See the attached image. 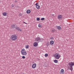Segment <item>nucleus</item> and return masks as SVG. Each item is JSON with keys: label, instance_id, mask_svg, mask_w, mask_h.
<instances>
[{"label": "nucleus", "instance_id": "nucleus-1", "mask_svg": "<svg viewBox=\"0 0 74 74\" xmlns=\"http://www.w3.org/2000/svg\"><path fill=\"white\" fill-rule=\"evenodd\" d=\"M68 65L69 66L68 67V69H70L71 71H73V66H74L73 62H71L68 63Z\"/></svg>", "mask_w": 74, "mask_h": 74}, {"label": "nucleus", "instance_id": "nucleus-2", "mask_svg": "<svg viewBox=\"0 0 74 74\" xmlns=\"http://www.w3.org/2000/svg\"><path fill=\"white\" fill-rule=\"evenodd\" d=\"M11 39L13 41H15L17 39V36L16 35H12L11 36Z\"/></svg>", "mask_w": 74, "mask_h": 74}, {"label": "nucleus", "instance_id": "nucleus-3", "mask_svg": "<svg viewBox=\"0 0 74 74\" xmlns=\"http://www.w3.org/2000/svg\"><path fill=\"white\" fill-rule=\"evenodd\" d=\"M54 56L56 59H59L61 56L59 55V54L57 53L54 55Z\"/></svg>", "mask_w": 74, "mask_h": 74}, {"label": "nucleus", "instance_id": "nucleus-4", "mask_svg": "<svg viewBox=\"0 0 74 74\" xmlns=\"http://www.w3.org/2000/svg\"><path fill=\"white\" fill-rule=\"evenodd\" d=\"M21 52L22 55H26L27 54V53H26V51L25 50V49H23L21 51Z\"/></svg>", "mask_w": 74, "mask_h": 74}, {"label": "nucleus", "instance_id": "nucleus-5", "mask_svg": "<svg viewBox=\"0 0 74 74\" xmlns=\"http://www.w3.org/2000/svg\"><path fill=\"white\" fill-rule=\"evenodd\" d=\"M41 40H43V39L42 38H40L38 37L36 38L35 39V41H41Z\"/></svg>", "mask_w": 74, "mask_h": 74}, {"label": "nucleus", "instance_id": "nucleus-6", "mask_svg": "<svg viewBox=\"0 0 74 74\" xmlns=\"http://www.w3.org/2000/svg\"><path fill=\"white\" fill-rule=\"evenodd\" d=\"M16 27H16V26L14 25H12L11 26V27L12 29H15V30H17V29H18V28Z\"/></svg>", "mask_w": 74, "mask_h": 74}, {"label": "nucleus", "instance_id": "nucleus-7", "mask_svg": "<svg viewBox=\"0 0 74 74\" xmlns=\"http://www.w3.org/2000/svg\"><path fill=\"white\" fill-rule=\"evenodd\" d=\"M36 64H34L32 65V69H35V68L36 67Z\"/></svg>", "mask_w": 74, "mask_h": 74}, {"label": "nucleus", "instance_id": "nucleus-8", "mask_svg": "<svg viewBox=\"0 0 74 74\" xmlns=\"http://www.w3.org/2000/svg\"><path fill=\"white\" fill-rule=\"evenodd\" d=\"M62 16L60 15H59L58 16V19H60L62 18Z\"/></svg>", "mask_w": 74, "mask_h": 74}, {"label": "nucleus", "instance_id": "nucleus-9", "mask_svg": "<svg viewBox=\"0 0 74 74\" xmlns=\"http://www.w3.org/2000/svg\"><path fill=\"white\" fill-rule=\"evenodd\" d=\"M57 29H58L59 30H60L62 29V27L60 26H57Z\"/></svg>", "mask_w": 74, "mask_h": 74}, {"label": "nucleus", "instance_id": "nucleus-10", "mask_svg": "<svg viewBox=\"0 0 74 74\" xmlns=\"http://www.w3.org/2000/svg\"><path fill=\"white\" fill-rule=\"evenodd\" d=\"M60 74H64V70L63 69L61 70Z\"/></svg>", "mask_w": 74, "mask_h": 74}, {"label": "nucleus", "instance_id": "nucleus-11", "mask_svg": "<svg viewBox=\"0 0 74 74\" xmlns=\"http://www.w3.org/2000/svg\"><path fill=\"white\" fill-rule=\"evenodd\" d=\"M34 47H37V42H35L33 44Z\"/></svg>", "mask_w": 74, "mask_h": 74}, {"label": "nucleus", "instance_id": "nucleus-12", "mask_svg": "<svg viewBox=\"0 0 74 74\" xmlns=\"http://www.w3.org/2000/svg\"><path fill=\"white\" fill-rule=\"evenodd\" d=\"M30 12H31V11L30 10H28L27 11V14H30Z\"/></svg>", "mask_w": 74, "mask_h": 74}, {"label": "nucleus", "instance_id": "nucleus-13", "mask_svg": "<svg viewBox=\"0 0 74 74\" xmlns=\"http://www.w3.org/2000/svg\"><path fill=\"white\" fill-rule=\"evenodd\" d=\"M54 43V42H53V40H51L50 41V44H51V45H53Z\"/></svg>", "mask_w": 74, "mask_h": 74}, {"label": "nucleus", "instance_id": "nucleus-14", "mask_svg": "<svg viewBox=\"0 0 74 74\" xmlns=\"http://www.w3.org/2000/svg\"><path fill=\"white\" fill-rule=\"evenodd\" d=\"M2 14L3 16H7V13H3Z\"/></svg>", "mask_w": 74, "mask_h": 74}, {"label": "nucleus", "instance_id": "nucleus-15", "mask_svg": "<svg viewBox=\"0 0 74 74\" xmlns=\"http://www.w3.org/2000/svg\"><path fill=\"white\" fill-rule=\"evenodd\" d=\"M54 62L56 63H58V60H54Z\"/></svg>", "mask_w": 74, "mask_h": 74}, {"label": "nucleus", "instance_id": "nucleus-16", "mask_svg": "<svg viewBox=\"0 0 74 74\" xmlns=\"http://www.w3.org/2000/svg\"><path fill=\"white\" fill-rule=\"evenodd\" d=\"M36 8L37 9H39V8H40V6H39L38 5H37V6H36Z\"/></svg>", "mask_w": 74, "mask_h": 74}, {"label": "nucleus", "instance_id": "nucleus-17", "mask_svg": "<svg viewBox=\"0 0 74 74\" xmlns=\"http://www.w3.org/2000/svg\"><path fill=\"white\" fill-rule=\"evenodd\" d=\"M17 28H18V29H17V30H18V31H20V32H21L22 31L21 30V29H19V28L18 27H16Z\"/></svg>", "mask_w": 74, "mask_h": 74}, {"label": "nucleus", "instance_id": "nucleus-18", "mask_svg": "<svg viewBox=\"0 0 74 74\" xmlns=\"http://www.w3.org/2000/svg\"><path fill=\"white\" fill-rule=\"evenodd\" d=\"M29 47V45H26L25 46V48H26V49H28Z\"/></svg>", "mask_w": 74, "mask_h": 74}, {"label": "nucleus", "instance_id": "nucleus-19", "mask_svg": "<svg viewBox=\"0 0 74 74\" xmlns=\"http://www.w3.org/2000/svg\"><path fill=\"white\" fill-rule=\"evenodd\" d=\"M55 31H56V30L54 29H52V33H53V32H55Z\"/></svg>", "mask_w": 74, "mask_h": 74}, {"label": "nucleus", "instance_id": "nucleus-20", "mask_svg": "<svg viewBox=\"0 0 74 74\" xmlns=\"http://www.w3.org/2000/svg\"><path fill=\"white\" fill-rule=\"evenodd\" d=\"M36 20H37V21H40V18H36Z\"/></svg>", "mask_w": 74, "mask_h": 74}, {"label": "nucleus", "instance_id": "nucleus-21", "mask_svg": "<svg viewBox=\"0 0 74 74\" xmlns=\"http://www.w3.org/2000/svg\"><path fill=\"white\" fill-rule=\"evenodd\" d=\"M48 56V55L47 54H45V57H47Z\"/></svg>", "mask_w": 74, "mask_h": 74}, {"label": "nucleus", "instance_id": "nucleus-22", "mask_svg": "<svg viewBox=\"0 0 74 74\" xmlns=\"http://www.w3.org/2000/svg\"><path fill=\"white\" fill-rule=\"evenodd\" d=\"M38 27H41V24H39V25H38Z\"/></svg>", "mask_w": 74, "mask_h": 74}, {"label": "nucleus", "instance_id": "nucleus-23", "mask_svg": "<svg viewBox=\"0 0 74 74\" xmlns=\"http://www.w3.org/2000/svg\"><path fill=\"white\" fill-rule=\"evenodd\" d=\"M44 19H45V18H42L41 19V20L42 21H44Z\"/></svg>", "mask_w": 74, "mask_h": 74}, {"label": "nucleus", "instance_id": "nucleus-24", "mask_svg": "<svg viewBox=\"0 0 74 74\" xmlns=\"http://www.w3.org/2000/svg\"><path fill=\"white\" fill-rule=\"evenodd\" d=\"M50 45V43H49V42H48L47 43V46H48V45Z\"/></svg>", "mask_w": 74, "mask_h": 74}, {"label": "nucleus", "instance_id": "nucleus-25", "mask_svg": "<svg viewBox=\"0 0 74 74\" xmlns=\"http://www.w3.org/2000/svg\"><path fill=\"white\" fill-rule=\"evenodd\" d=\"M11 7H14V5L13 4L12 5Z\"/></svg>", "mask_w": 74, "mask_h": 74}, {"label": "nucleus", "instance_id": "nucleus-26", "mask_svg": "<svg viewBox=\"0 0 74 74\" xmlns=\"http://www.w3.org/2000/svg\"><path fill=\"white\" fill-rule=\"evenodd\" d=\"M23 59H25V56H23L22 57Z\"/></svg>", "mask_w": 74, "mask_h": 74}, {"label": "nucleus", "instance_id": "nucleus-27", "mask_svg": "<svg viewBox=\"0 0 74 74\" xmlns=\"http://www.w3.org/2000/svg\"><path fill=\"white\" fill-rule=\"evenodd\" d=\"M51 40H53V38L51 37Z\"/></svg>", "mask_w": 74, "mask_h": 74}, {"label": "nucleus", "instance_id": "nucleus-28", "mask_svg": "<svg viewBox=\"0 0 74 74\" xmlns=\"http://www.w3.org/2000/svg\"><path fill=\"white\" fill-rule=\"evenodd\" d=\"M37 4H38V3H36L35 4V5H36V6H37V5H37Z\"/></svg>", "mask_w": 74, "mask_h": 74}, {"label": "nucleus", "instance_id": "nucleus-29", "mask_svg": "<svg viewBox=\"0 0 74 74\" xmlns=\"http://www.w3.org/2000/svg\"><path fill=\"white\" fill-rule=\"evenodd\" d=\"M24 23H25V24H27V23H25V22Z\"/></svg>", "mask_w": 74, "mask_h": 74}, {"label": "nucleus", "instance_id": "nucleus-30", "mask_svg": "<svg viewBox=\"0 0 74 74\" xmlns=\"http://www.w3.org/2000/svg\"><path fill=\"white\" fill-rule=\"evenodd\" d=\"M38 42H39V41H38Z\"/></svg>", "mask_w": 74, "mask_h": 74}, {"label": "nucleus", "instance_id": "nucleus-31", "mask_svg": "<svg viewBox=\"0 0 74 74\" xmlns=\"http://www.w3.org/2000/svg\"><path fill=\"white\" fill-rule=\"evenodd\" d=\"M0 3H1V1H0Z\"/></svg>", "mask_w": 74, "mask_h": 74}, {"label": "nucleus", "instance_id": "nucleus-32", "mask_svg": "<svg viewBox=\"0 0 74 74\" xmlns=\"http://www.w3.org/2000/svg\"><path fill=\"white\" fill-rule=\"evenodd\" d=\"M23 74H24V73H23Z\"/></svg>", "mask_w": 74, "mask_h": 74}]
</instances>
